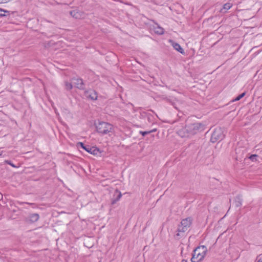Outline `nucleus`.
<instances>
[{"label":"nucleus","mask_w":262,"mask_h":262,"mask_svg":"<svg viewBox=\"0 0 262 262\" xmlns=\"http://www.w3.org/2000/svg\"><path fill=\"white\" fill-rule=\"evenodd\" d=\"M86 92L89 93L88 97L91 99L93 100H96L97 99V93L95 91L91 90Z\"/></svg>","instance_id":"nucleus-12"},{"label":"nucleus","mask_w":262,"mask_h":262,"mask_svg":"<svg viewBox=\"0 0 262 262\" xmlns=\"http://www.w3.org/2000/svg\"><path fill=\"white\" fill-rule=\"evenodd\" d=\"M257 157L256 155H252L249 157V159L252 161H255L256 160Z\"/></svg>","instance_id":"nucleus-20"},{"label":"nucleus","mask_w":262,"mask_h":262,"mask_svg":"<svg viewBox=\"0 0 262 262\" xmlns=\"http://www.w3.org/2000/svg\"><path fill=\"white\" fill-rule=\"evenodd\" d=\"M203 129V125L200 123H190L186 125V129L190 136L196 134L199 130Z\"/></svg>","instance_id":"nucleus-4"},{"label":"nucleus","mask_w":262,"mask_h":262,"mask_svg":"<svg viewBox=\"0 0 262 262\" xmlns=\"http://www.w3.org/2000/svg\"><path fill=\"white\" fill-rule=\"evenodd\" d=\"M72 82L73 83L75 86L79 90H84L85 84L83 80L80 78H72L71 79Z\"/></svg>","instance_id":"nucleus-7"},{"label":"nucleus","mask_w":262,"mask_h":262,"mask_svg":"<svg viewBox=\"0 0 262 262\" xmlns=\"http://www.w3.org/2000/svg\"><path fill=\"white\" fill-rule=\"evenodd\" d=\"M167 101L170 103L172 105H174L173 103L172 102H171L169 99H167Z\"/></svg>","instance_id":"nucleus-25"},{"label":"nucleus","mask_w":262,"mask_h":262,"mask_svg":"<svg viewBox=\"0 0 262 262\" xmlns=\"http://www.w3.org/2000/svg\"><path fill=\"white\" fill-rule=\"evenodd\" d=\"M70 15L74 18L76 19L83 18L85 14L83 12L80 11L78 10H74L70 12Z\"/></svg>","instance_id":"nucleus-8"},{"label":"nucleus","mask_w":262,"mask_h":262,"mask_svg":"<svg viewBox=\"0 0 262 262\" xmlns=\"http://www.w3.org/2000/svg\"><path fill=\"white\" fill-rule=\"evenodd\" d=\"M192 222V219L190 217L183 219L180 224L179 225L178 229L176 232L174 237L176 239H180L181 237H184L185 232L190 227Z\"/></svg>","instance_id":"nucleus-1"},{"label":"nucleus","mask_w":262,"mask_h":262,"mask_svg":"<svg viewBox=\"0 0 262 262\" xmlns=\"http://www.w3.org/2000/svg\"><path fill=\"white\" fill-rule=\"evenodd\" d=\"M245 95V93H243L242 94L238 95L237 97H236L234 100H233V101H237L241 99H242L243 97H244Z\"/></svg>","instance_id":"nucleus-18"},{"label":"nucleus","mask_w":262,"mask_h":262,"mask_svg":"<svg viewBox=\"0 0 262 262\" xmlns=\"http://www.w3.org/2000/svg\"><path fill=\"white\" fill-rule=\"evenodd\" d=\"M140 133L143 136H145L146 135H147V132L146 131L145 132L140 131Z\"/></svg>","instance_id":"nucleus-23"},{"label":"nucleus","mask_w":262,"mask_h":262,"mask_svg":"<svg viewBox=\"0 0 262 262\" xmlns=\"http://www.w3.org/2000/svg\"><path fill=\"white\" fill-rule=\"evenodd\" d=\"M73 82H70L68 81H64V89L67 91H70L73 88V85L72 84Z\"/></svg>","instance_id":"nucleus-16"},{"label":"nucleus","mask_w":262,"mask_h":262,"mask_svg":"<svg viewBox=\"0 0 262 262\" xmlns=\"http://www.w3.org/2000/svg\"><path fill=\"white\" fill-rule=\"evenodd\" d=\"M155 32L157 34L162 35L164 33V30L161 27H158Z\"/></svg>","instance_id":"nucleus-17"},{"label":"nucleus","mask_w":262,"mask_h":262,"mask_svg":"<svg viewBox=\"0 0 262 262\" xmlns=\"http://www.w3.org/2000/svg\"><path fill=\"white\" fill-rule=\"evenodd\" d=\"M97 131L101 134L106 135L113 133L114 127L113 125L107 122L100 121L96 125Z\"/></svg>","instance_id":"nucleus-3"},{"label":"nucleus","mask_w":262,"mask_h":262,"mask_svg":"<svg viewBox=\"0 0 262 262\" xmlns=\"http://www.w3.org/2000/svg\"><path fill=\"white\" fill-rule=\"evenodd\" d=\"M177 133L179 136L182 138L187 137H189V134L186 129V126L185 127H183L177 131Z\"/></svg>","instance_id":"nucleus-10"},{"label":"nucleus","mask_w":262,"mask_h":262,"mask_svg":"<svg viewBox=\"0 0 262 262\" xmlns=\"http://www.w3.org/2000/svg\"><path fill=\"white\" fill-rule=\"evenodd\" d=\"M261 255H258L256 259V262H262V257L260 256Z\"/></svg>","instance_id":"nucleus-22"},{"label":"nucleus","mask_w":262,"mask_h":262,"mask_svg":"<svg viewBox=\"0 0 262 262\" xmlns=\"http://www.w3.org/2000/svg\"><path fill=\"white\" fill-rule=\"evenodd\" d=\"M181 262H187V260L185 259H183Z\"/></svg>","instance_id":"nucleus-27"},{"label":"nucleus","mask_w":262,"mask_h":262,"mask_svg":"<svg viewBox=\"0 0 262 262\" xmlns=\"http://www.w3.org/2000/svg\"><path fill=\"white\" fill-rule=\"evenodd\" d=\"M225 137L223 130L221 128H216L211 135L210 141L212 143L219 142L222 140Z\"/></svg>","instance_id":"nucleus-5"},{"label":"nucleus","mask_w":262,"mask_h":262,"mask_svg":"<svg viewBox=\"0 0 262 262\" xmlns=\"http://www.w3.org/2000/svg\"><path fill=\"white\" fill-rule=\"evenodd\" d=\"M172 46L176 50L178 51L182 54H185V51L184 49L181 47V46L179 43L173 42L172 43Z\"/></svg>","instance_id":"nucleus-14"},{"label":"nucleus","mask_w":262,"mask_h":262,"mask_svg":"<svg viewBox=\"0 0 262 262\" xmlns=\"http://www.w3.org/2000/svg\"><path fill=\"white\" fill-rule=\"evenodd\" d=\"M232 7V4L231 3H227L225 4L223 8L221 9L220 12L223 13H225L227 11Z\"/></svg>","instance_id":"nucleus-13"},{"label":"nucleus","mask_w":262,"mask_h":262,"mask_svg":"<svg viewBox=\"0 0 262 262\" xmlns=\"http://www.w3.org/2000/svg\"><path fill=\"white\" fill-rule=\"evenodd\" d=\"M5 162L7 163L8 164L12 166L13 167H16V166L9 160H6L5 161Z\"/></svg>","instance_id":"nucleus-21"},{"label":"nucleus","mask_w":262,"mask_h":262,"mask_svg":"<svg viewBox=\"0 0 262 262\" xmlns=\"http://www.w3.org/2000/svg\"><path fill=\"white\" fill-rule=\"evenodd\" d=\"M39 219V215L38 213H31L26 219L28 222L33 223L37 222Z\"/></svg>","instance_id":"nucleus-9"},{"label":"nucleus","mask_w":262,"mask_h":262,"mask_svg":"<svg viewBox=\"0 0 262 262\" xmlns=\"http://www.w3.org/2000/svg\"><path fill=\"white\" fill-rule=\"evenodd\" d=\"M207 249L205 246H200L196 248L193 252L191 262H199L202 260L206 254Z\"/></svg>","instance_id":"nucleus-2"},{"label":"nucleus","mask_w":262,"mask_h":262,"mask_svg":"<svg viewBox=\"0 0 262 262\" xmlns=\"http://www.w3.org/2000/svg\"><path fill=\"white\" fill-rule=\"evenodd\" d=\"M78 145H79L81 148H82L94 156H97L99 154H100L99 149L97 148L96 147H92L88 145H84L82 142H78Z\"/></svg>","instance_id":"nucleus-6"},{"label":"nucleus","mask_w":262,"mask_h":262,"mask_svg":"<svg viewBox=\"0 0 262 262\" xmlns=\"http://www.w3.org/2000/svg\"><path fill=\"white\" fill-rule=\"evenodd\" d=\"M6 13H9V11L0 9V16H6Z\"/></svg>","instance_id":"nucleus-19"},{"label":"nucleus","mask_w":262,"mask_h":262,"mask_svg":"<svg viewBox=\"0 0 262 262\" xmlns=\"http://www.w3.org/2000/svg\"><path fill=\"white\" fill-rule=\"evenodd\" d=\"M156 130H157V129L155 128V129L151 130V133H152V132H156Z\"/></svg>","instance_id":"nucleus-24"},{"label":"nucleus","mask_w":262,"mask_h":262,"mask_svg":"<svg viewBox=\"0 0 262 262\" xmlns=\"http://www.w3.org/2000/svg\"><path fill=\"white\" fill-rule=\"evenodd\" d=\"M114 196L116 197L115 199H112L111 203L112 205H114L116 203L117 201H118L122 196V194L120 191L116 189L114 193Z\"/></svg>","instance_id":"nucleus-11"},{"label":"nucleus","mask_w":262,"mask_h":262,"mask_svg":"<svg viewBox=\"0 0 262 262\" xmlns=\"http://www.w3.org/2000/svg\"><path fill=\"white\" fill-rule=\"evenodd\" d=\"M146 132H147V134H150V133H151V130H149V131H146Z\"/></svg>","instance_id":"nucleus-26"},{"label":"nucleus","mask_w":262,"mask_h":262,"mask_svg":"<svg viewBox=\"0 0 262 262\" xmlns=\"http://www.w3.org/2000/svg\"><path fill=\"white\" fill-rule=\"evenodd\" d=\"M243 199L242 197L240 195H238L235 198V205L236 207H240L242 204Z\"/></svg>","instance_id":"nucleus-15"}]
</instances>
